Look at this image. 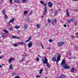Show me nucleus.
Returning <instances> with one entry per match:
<instances>
[{
    "label": "nucleus",
    "mask_w": 78,
    "mask_h": 78,
    "mask_svg": "<svg viewBox=\"0 0 78 78\" xmlns=\"http://www.w3.org/2000/svg\"><path fill=\"white\" fill-rule=\"evenodd\" d=\"M12 74V75L14 76L15 75H16V73H13Z\"/></svg>",
    "instance_id": "8fccbe9b"
},
{
    "label": "nucleus",
    "mask_w": 78,
    "mask_h": 78,
    "mask_svg": "<svg viewBox=\"0 0 78 78\" xmlns=\"http://www.w3.org/2000/svg\"><path fill=\"white\" fill-rule=\"evenodd\" d=\"M29 42L28 44V47L29 48H31L32 47V46L33 45V42L32 41H30Z\"/></svg>",
    "instance_id": "0eeeda50"
},
{
    "label": "nucleus",
    "mask_w": 78,
    "mask_h": 78,
    "mask_svg": "<svg viewBox=\"0 0 78 78\" xmlns=\"http://www.w3.org/2000/svg\"><path fill=\"white\" fill-rule=\"evenodd\" d=\"M1 36L2 37L3 39H4L6 37V36H7V34H6V33H2Z\"/></svg>",
    "instance_id": "7ed1b4c3"
},
{
    "label": "nucleus",
    "mask_w": 78,
    "mask_h": 78,
    "mask_svg": "<svg viewBox=\"0 0 78 78\" xmlns=\"http://www.w3.org/2000/svg\"><path fill=\"white\" fill-rule=\"evenodd\" d=\"M9 69H11V70H12V69H13L12 68V64H11L9 66Z\"/></svg>",
    "instance_id": "6ab92c4d"
},
{
    "label": "nucleus",
    "mask_w": 78,
    "mask_h": 78,
    "mask_svg": "<svg viewBox=\"0 0 78 78\" xmlns=\"http://www.w3.org/2000/svg\"><path fill=\"white\" fill-rule=\"evenodd\" d=\"M17 33H18V34L20 33V30H18L17 31Z\"/></svg>",
    "instance_id": "09e8293b"
},
{
    "label": "nucleus",
    "mask_w": 78,
    "mask_h": 78,
    "mask_svg": "<svg viewBox=\"0 0 78 78\" xmlns=\"http://www.w3.org/2000/svg\"><path fill=\"white\" fill-rule=\"evenodd\" d=\"M0 67H1V68H2V65H0Z\"/></svg>",
    "instance_id": "13d9d810"
},
{
    "label": "nucleus",
    "mask_w": 78,
    "mask_h": 78,
    "mask_svg": "<svg viewBox=\"0 0 78 78\" xmlns=\"http://www.w3.org/2000/svg\"><path fill=\"white\" fill-rule=\"evenodd\" d=\"M15 28H16V29H18V28H19V27L17 26H15Z\"/></svg>",
    "instance_id": "2f4dec72"
},
{
    "label": "nucleus",
    "mask_w": 78,
    "mask_h": 78,
    "mask_svg": "<svg viewBox=\"0 0 78 78\" xmlns=\"http://www.w3.org/2000/svg\"><path fill=\"white\" fill-rule=\"evenodd\" d=\"M48 4L49 7H51V6H53V4L50 2H48Z\"/></svg>",
    "instance_id": "9b49d317"
},
{
    "label": "nucleus",
    "mask_w": 78,
    "mask_h": 78,
    "mask_svg": "<svg viewBox=\"0 0 78 78\" xmlns=\"http://www.w3.org/2000/svg\"><path fill=\"white\" fill-rule=\"evenodd\" d=\"M63 26L65 27V28H66V27H67V25H66V24H64Z\"/></svg>",
    "instance_id": "58836bf2"
},
{
    "label": "nucleus",
    "mask_w": 78,
    "mask_h": 78,
    "mask_svg": "<svg viewBox=\"0 0 78 78\" xmlns=\"http://www.w3.org/2000/svg\"><path fill=\"white\" fill-rule=\"evenodd\" d=\"M27 22H30V19L29 18H27L26 19Z\"/></svg>",
    "instance_id": "cd10ccee"
},
{
    "label": "nucleus",
    "mask_w": 78,
    "mask_h": 78,
    "mask_svg": "<svg viewBox=\"0 0 78 78\" xmlns=\"http://www.w3.org/2000/svg\"><path fill=\"white\" fill-rule=\"evenodd\" d=\"M14 2L15 3H19L20 2V0H14Z\"/></svg>",
    "instance_id": "a211bd4d"
},
{
    "label": "nucleus",
    "mask_w": 78,
    "mask_h": 78,
    "mask_svg": "<svg viewBox=\"0 0 78 78\" xmlns=\"http://www.w3.org/2000/svg\"><path fill=\"white\" fill-rule=\"evenodd\" d=\"M29 41H30V40H29L28 39L26 40V41H25V42H29Z\"/></svg>",
    "instance_id": "49530a36"
},
{
    "label": "nucleus",
    "mask_w": 78,
    "mask_h": 78,
    "mask_svg": "<svg viewBox=\"0 0 78 78\" xmlns=\"http://www.w3.org/2000/svg\"><path fill=\"white\" fill-rule=\"evenodd\" d=\"M39 57H40V58H41V56H40V55H39Z\"/></svg>",
    "instance_id": "680f3d73"
},
{
    "label": "nucleus",
    "mask_w": 78,
    "mask_h": 78,
    "mask_svg": "<svg viewBox=\"0 0 78 78\" xmlns=\"http://www.w3.org/2000/svg\"><path fill=\"white\" fill-rule=\"evenodd\" d=\"M76 34H77V35H78V33H76Z\"/></svg>",
    "instance_id": "e2e57ef3"
},
{
    "label": "nucleus",
    "mask_w": 78,
    "mask_h": 78,
    "mask_svg": "<svg viewBox=\"0 0 78 78\" xmlns=\"http://www.w3.org/2000/svg\"><path fill=\"white\" fill-rule=\"evenodd\" d=\"M9 3L10 4H12V0H9Z\"/></svg>",
    "instance_id": "72a5a7b5"
},
{
    "label": "nucleus",
    "mask_w": 78,
    "mask_h": 78,
    "mask_svg": "<svg viewBox=\"0 0 78 78\" xmlns=\"http://www.w3.org/2000/svg\"><path fill=\"white\" fill-rule=\"evenodd\" d=\"M23 61L22 60H20L19 61V62H23Z\"/></svg>",
    "instance_id": "de8ad7c7"
},
{
    "label": "nucleus",
    "mask_w": 78,
    "mask_h": 78,
    "mask_svg": "<svg viewBox=\"0 0 78 78\" xmlns=\"http://www.w3.org/2000/svg\"><path fill=\"white\" fill-rule=\"evenodd\" d=\"M36 61H37V62H39V58H37Z\"/></svg>",
    "instance_id": "c9c22d12"
},
{
    "label": "nucleus",
    "mask_w": 78,
    "mask_h": 78,
    "mask_svg": "<svg viewBox=\"0 0 78 78\" xmlns=\"http://www.w3.org/2000/svg\"><path fill=\"white\" fill-rule=\"evenodd\" d=\"M65 44V42H58V47H61V46H62V45H63V44Z\"/></svg>",
    "instance_id": "39448f33"
},
{
    "label": "nucleus",
    "mask_w": 78,
    "mask_h": 78,
    "mask_svg": "<svg viewBox=\"0 0 78 78\" xmlns=\"http://www.w3.org/2000/svg\"><path fill=\"white\" fill-rule=\"evenodd\" d=\"M26 64H28V62L27 61L26 62Z\"/></svg>",
    "instance_id": "bf43d9fd"
},
{
    "label": "nucleus",
    "mask_w": 78,
    "mask_h": 78,
    "mask_svg": "<svg viewBox=\"0 0 78 78\" xmlns=\"http://www.w3.org/2000/svg\"><path fill=\"white\" fill-rule=\"evenodd\" d=\"M58 11H56L55 12V15H57V14H58Z\"/></svg>",
    "instance_id": "7c9ffc66"
},
{
    "label": "nucleus",
    "mask_w": 78,
    "mask_h": 78,
    "mask_svg": "<svg viewBox=\"0 0 78 78\" xmlns=\"http://www.w3.org/2000/svg\"><path fill=\"white\" fill-rule=\"evenodd\" d=\"M31 37H30L29 38V39L28 40H29V41H30V40H31Z\"/></svg>",
    "instance_id": "a18cd8bd"
},
{
    "label": "nucleus",
    "mask_w": 78,
    "mask_h": 78,
    "mask_svg": "<svg viewBox=\"0 0 78 78\" xmlns=\"http://www.w3.org/2000/svg\"><path fill=\"white\" fill-rule=\"evenodd\" d=\"M49 41L50 42V43H51L52 42H53V41L52 40V39H51L49 40Z\"/></svg>",
    "instance_id": "f704fd0d"
},
{
    "label": "nucleus",
    "mask_w": 78,
    "mask_h": 78,
    "mask_svg": "<svg viewBox=\"0 0 78 78\" xmlns=\"http://www.w3.org/2000/svg\"><path fill=\"white\" fill-rule=\"evenodd\" d=\"M5 16L4 17L5 19H8V16H7V15H6L5 14Z\"/></svg>",
    "instance_id": "412c9836"
},
{
    "label": "nucleus",
    "mask_w": 78,
    "mask_h": 78,
    "mask_svg": "<svg viewBox=\"0 0 78 78\" xmlns=\"http://www.w3.org/2000/svg\"><path fill=\"white\" fill-rule=\"evenodd\" d=\"M74 70H75V69L74 68V67H73L72 69L71 70V72H73Z\"/></svg>",
    "instance_id": "a878e982"
},
{
    "label": "nucleus",
    "mask_w": 78,
    "mask_h": 78,
    "mask_svg": "<svg viewBox=\"0 0 78 78\" xmlns=\"http://www.w3.org/2000/svg\"><path fill=\"white\" fill-rule=\"evenodd\" d=\"M9 30H11V31H12V28H10Z\"/></svg>",
    "instance_id": "5fc2aeb1"
},
{
    "label": "nucleus",
    "mask_w": 78,
    "mask_h": 78,
    "mask_svg": "<svg viewBox=\"0 0 78 78\" xmlns=\"http://www.w3.org/2000/svg\"><path fill=\"white\" fill-rule=\"evenodd\" d=\"M15 60V59L14 58H12V57L10 58V59L8 60V61L9 63L11 62V61H14Z\"/></svg>",
    "instance_id": "9d476101"
},
{
    "label": "nucleus",
    "mask_w": 78,
    "mask_h": 78,
    "mask_svg": "<svg viewBox=\"0 0 78 78\" xmlns=\"http://www.w3.org/2000/svg\"><path fill=\"white\" fill-rule=\"evenodd\" d=\"M60 76L61 78H65L66 77V76L65 75L62 74L60 75Z\"/></svg>",
    "instance_id": "2eb2a0df"
},
{
    "label": "nucleus",
    "mask_w": 78,
    "mask_h": 78,
    "mask_svg": "<svg viewBox=\"0 0 78 78\" xmlns=\"http://www.w3.org/2000/svg\"><path fill=\"white\" fill-rule=\"evenodd\" d=\"M3 31H4V32H5V33H8V34L9 33V32H8V31L7 30H6V29H3Z\"/></svg>",
    "instance_id": "dca6fc26"
},
{
    "label": "nucleus",
    "mask_w": 78,
    "mask_h": 78,
    "mask_svg": "<svg viewBox=\"0 0 78 78\" xmlns=\"http://www.w3.org/2000/svg\"><path fill=\"white\" fill-rule=\"evenodd\" d=\"M21 3H26V0H23L21 2Z\"/></svg>",
    "instance_id": "bb28decb"
},
{
    "label": "nucleus",
    "mask_w": 78,
    "mask_h": 78,
    "mask_svg": "<svg viewBox=\"0 0 78 78\" xmlns=\"http://www.w3.org/2000/svg\"><path fill=\"white\" fill-rule=\"evenodd\" d=\"M37 28H40V26H39V24H37Z\"/></svg>",
    "instance_id": "c756f323"
},
{
    "label": "nucleus",
    "mask_w": 78,
    "mask_h": 78,
    "mask_svg": "<svg viewBox=\"0 0 78 78\" xmlns=\"http://www.w3.org/2000/svg\"><path fill=\"white\" fill-rule=\"evenodd\" d=\"M12 38L13 39H20V37H18L16 36H12Z\"/></svg>",
    "instance_id": "f8f14e48"
},
{
    "label": "nucleus",
    "mask_w": 78,
    "mask_h": 78,
    "mask_svg": "<svg viewBox=\"0 0 78 78\" xmlns=\"http://www.w3.org/2000/svg\"><path fill=\"white\" fill-rule=\"evenodd\" d=\"M73 58L71 57L69 58V59H72Z\"/></svg>",
    "instance_id": "052dcab7"
},
{
    "label": "nucleus",
    "mask_w": 78,
    "mask_h": 78,
    "mask_svg": "<svg viewBox=\"0 0 78 78\" xmlns=\"http://www.w3.org/2000/svg\"><path fill=\"white\" fill-rule=\"evenodd\" d=\"M2 57H0V59H2Z\"/></svg>",
    "instance_id": "0e129e2a"
},
{
    "label": "nucleus",
    "mask_w": 78,
    "mask_h": 78,
    "mask_svg": "<svg viewBox=\"0 0 78 78\" xmlns=\"http://www.w3.org/2000/svg\"><path fill=\"white\" fill-rule=\"evenodd\" d=\"M36 77H37V78H40L41 77V76L39 75H37V76Z\"/></svg>",
    "instance_id": "c03bdc74"
},
{
    "label": "nucleus",
    "mask_w": 78,
    "mask_h": 78,
    "mask_svg": "<svg viewBox=\"0 0 78 78\" xmlns=\"http://www.w3.org/2000/svg\"><path fill=\"white\" fill-rule=\"evenodd\" d=\"M44 17V16H41V18H43Z\"/></svg>",
    "instance_id": "69168bd1"
},
{
    "label": "nucleus",
    "mask_w": 78,
    "mask_h": 78,
    "mask_svg": "<svg viewBox=\"0 0 78 78\" xmlns=\"http://www.w3.org/2000/svg\"><path fill=\"white\" fill-rule=\"evenodd\" d=\"M14 20H15V18H12V19L10 20L8 23V24H9V25H10V23H13L14 21Z\"/></svg>",
    "instance_id": "423d86ee"
},
{
    "label": "nucleus",
    "mask_w": 78,
    "mask_h": 78,
    "mask_svg": "<svg viewBox=\"0 0 78 78\" xmlns=\"http://www.w3.org/2000/svg\"><path fill=\"white\" fill-rule=\"evenodd\" d=\"M44 58L42 59V62H44Z\"/></svg>",
    "instance_id": "6e6d98bb"
},
{
    "label": "nucleus",
    "mask_w": 78,
    "mask_h": 78,
    "mask_svg": "<svg viewBox=\"0 0 78 78\" xmlns=\"http://www.w3.org/2000/svg\"><path fill=\"white\" fill-rule=\"evenodd\" d=\"M24 59H25V58L23 57H22L21 59L22 61H25Z\"/></svg>",
    "instance_id": "e433bc0d"
},
{
    "label": "nucleus",
    "mask_w": 78,
    "mask_h": 78,
    "mask_svg": "<svg viewBox=\"0 0 78 78\" xmlns=\"http://www.w3.org/2000/svg\"><path fill=\"white\" fill-rule=\"evenodd\" d=\"M74 11H78V9H74Z\"/></svg>",
    "instance_id": "864d4df0"
},
{
    "label": "nucleus",
    "mask_w": 78,
    "mask_h": 78,
    "mask_svg": "<svg viewBox=\"0 0 78 78\" xmlns=\"http://www.w3.org/2000/svg\"><path fill=\"white\" fill-rule=\"evenodd\" d=\"M73 19L72 18L70 19L67 20L68 22H73Z\"/></svg>",
    "instance_id": "4468645a"
},
{
    "label": "nucleus",
    "mask_w": 78,
    "mask_h": 78,
    "mask_svg": "<svg viewBox=\"0 0 78 78\" xmlns=\"http://www.w3.org/2000/svg\"><path fill=\"white\" fill-rule=\"evenodd\" d=\"M43 5H44V6H47V4H44Z\"/></svg>",
    "instance_id": "3c124183"
},
{
    "label": "nucleus",
    "mask_w": 78,
    "mask_h": 78,
    "mask_svg": "<svg viewBox=\"0 0 78 78\" xmlns=\"http://www.w3.org/2000/svg\"><path fill=\"white\" fill-rule=\"evenodd\" d=\"M45 59L43 62V64H47L48 63V60H47V58H45Z\"/></svg>",
    "instance_id": "1a4fd4ad"
},
{
    "label": "nucleus",
    "mask_w": 78,
    "mask_h": 78,
    "mask_svg": "<svg viewBox=\"0 0 78 78\" xmlns=\"http://www.w3.org/2000/svg\"><path fill=\"white\" fill-rule=\"evenodd\" d=\"M13 46H14V47H18V44H13Z\"/></svg>",
    "instance_id": "c85d7f7f"
},
{
    "label": "nucleus",
    "mask_w": 78,
    "mask_h": 78,
    "mask_svg": "<svg viewBox=\"0 0 78 78\" xmlns=\"http://www.w3.org/2000/svg\"><path fill=\"white\" fill-rule=\"evenodd\" d=\"M65 63H66V61H65V58H64L62 60V62L61 63V65L63 66V68L65 69H70V66L67 64H65Z\"/></svg>",
    "instance_id": "f257e3e1"
},
{
    "label": "nucleus",
    "mask_w": 78,
    "mask_h": 78,
    "mask_svg": "<svg viewBox=\"0 0 78 78\" xmlns=\"http://www.w3.org/2000/svg\"><path fill=\"white\" fill-rule=\"evenodd\" d=\"M33 12V11H30V13L29 14H28L29 16H31V14H32V12Z\"/></svg>",
    "instance_id": "473e14b6"
},
{
    "label": "nucleus",
    "mask_w": 78,
    "mask_h": 78,
    "mask_svg": "<svg viewBox=\"0 0 78 78\" xmlns=\"http://www.w3.org/2000/svg\"><path fill=\"white\" fill-rule=\"evenodd\" d=\"M69 9H67V10H66V13L67 16H69L70 15V13H69Z\"/></svg>",
    "instance_id": "ddd939ff"
},
{
    "label": "nucleus",
    "mask_w": 78,
    "mask_h": 78,
    "mask_svg": "<svg viewBox=\"0 0 78 78\" xmlns=\"http://www.w3.org/2000/svg\"><path fill=\"white\" fill-rule=\"evenodd\" d=\"M42 71H43V69H41L40 70V74H41L42 73Z\"/></svg>",
    "instance_id": "b1692460"
},
{
    "label": "nucleus",
    "mask_w": 78,
    "mask_h": 78,
    "mask_svg": "<svg viewBox=\"0 0 78 78\" xmlns=\"http://www.w3.org/2000/svg\"><path fill=\"white\" fill-rule=\"evenodd\" d=\"M46 64H47L46 66L48 67L49 68L51 66V65H50V64H49L48 63Z\"/></svg>",
    "instance_id": "f3484780"
},
{
    "label": "nucleus",
    "mask_w": 78,
    "mask_h": 78,
    "mask_svg": "<svg viewBox=\"0 0 78 78\" xmlns=\"http://www.w3.org/2000/svg\"><path fill=\"white\" fill-rule=\"evenodd\" d=\"M28 12V11H25L24 12V16H26L27 14H27Z\"/></svg>",
    "instance_id": "aec40b11"
},
{
    "label": "nucleus",
    "mask_w": 78,
    "mask_h": 78,
    "mask_svg": "<svg viewBox=\"0 0 78 78\" xmlns=\"http://www.w3.org/2000/svg\"><path fill=\"white\" fill-rule=\"evenodd\" d=\"M5 12L6 11H5V10L4 9H3L2 11L3 14H5Z\"/></svg>",
    "instance_id": "5701e85b"
},
{
    "label": "nucleus",
    "mask_w": 78,
    "mask_h": 78,
    "mask_svg": "<svg viewBox=\"0 0 78 78\" xmlns=\"http://www.w3.org/2000/svg\"><path fill=\"white\" fill-rule=\"evenodd\" d=\"M40 3H41V4H44V2L42 1H41Z\"/></svg>",
    "instance_id": "79ce46f5"
},
{
    "label": "nucleus",
    "mask_w": 78,
    "mask_h": 78,
    "mask_svg": "<svg viewBox=\"0 0 78 78\" xmlns=\"http://www.w3.org/2000/svg\"><path fill=\"white\" fill-rule=\"evenodd\" d=\"M76 37H77V38H78V36H76Z\"/></svg>",
    "instance_id": "338daca9"
},
{
    "label": "nucleus",
    "mask_w": 78,
    "mask_h": 78,
    "mask_svg": "<svg viewBox=\"0 0 78 78\" xmlns=\"http://www.w3.org/2000/svg\"><path fill=\"white\" fill-rule=\"evenodd\" d=\"M18 44L19 45H23V42H20L18 43Z\"/></svg>",
    "instance_id": "4be33fe9"
},
{
    "label": "nucleus",
    "mask_w": 78,
    "mask_h": 78,
    "mask_svg": "<svg viewBox=\"0 0 78 78\" xmlns=\"http://www.w3.org/2000/svg\"><path fill=\"white\" fill-rule=\"evenodd\" d=\"M52 24L53 26H54V23H56L57 22V20H56V19H52Z\"/></svg>",
    "instance_id": "20e7f679"
},
{
    "label": "nucleus",
    "mask_w": 78,
    "mask_h": 78,
    "mask_svg": "<svg viewBox=\"0 0 78 78\" xmlns=\"http://www.w3.org/2000/svg\"><path fill=\"white\" fill-rule=\"evenodd\" d=\"M41 47L42 48V49H44V46H43V45H42V43H41Z\"/></svg>",
    "instance_id": "37998d69"
},
{
    "label": "nucleus",
    "mask_w": 78,
    "mask_h": 78,
    "mask_svg": "<svg viewBox=\"0 0 78 78\" xmlns=\"http://www.w3.org/2000/svg\"><path fill=\"white\" fill-rule=\"evenodd\" d=\"M76 24H77V23H74V25H76Z\"/></svg>",
    "instance_id": "4d7b16f0"
},
{
    "label": "nucleus",
    "mask_w": 78,
    "mask_h": 78,
    "mask_svg": "<svg viewBox=\"0 0 78 78\" xmlns=\"http://www.w3.org/2000/svg\"><path fill=\"white\" fill-rule=\"evenodd\" d=\"M74 2H78V0H73Z\"/></svg>",
    "instance_id": "603ef678"
},
{
    "label": "nucleus",
    "mask_w": 78,
    "mask_h": 78,
    "mask_svg": "<svg viewBox=\"0 0 78 78\" xmlns=\"http://www.w3.org/2000/svg\"><path fill=\"white\" fill-rule=\"evenodd\" d=\"M48 23H50V22H51V21L49 19H48Z\"/></svg>",
    "instance_id": "a19ab883"
},
{
    "label": "nucleus",
    "mask_w": 78,
    "mask_h": 78,
    "mask_svg": "<svg viewBox=\"0 0 78 78\" xmlns=\"http://www.w3.org/2000/svg\"><path fill=\"white\" fill-rule=\"evenodd\" d=\"M69 51H70V52H71V51H70V50H69Z\"/></svg>",
    "instance_id": "774afa93"
},
{
    "label": "nucleus",
    "mask_w": 78,
    "mask_h": 78,
    "mask_svg": "<svg viewBox=\"0 0 78 78\" xmlns=\"http://www.w3.org/2000/svg\"><path fill=\"white\" fill-rule=\"evenodd\" d=\"M47 7H44V12L43 15L44 16H46V14H47Z\"/></svg>",
    "instance_id": "6e6552de"
},
{
    "label": "nucleus",
    "mask_w": 78,
    "mask_h": 78,
    "mask_svg": "<svg viewBox=\"0 0 78 78\" xmlns=\"http://www.w3.org/2000/svg\"><path fill=\"white\" fill-rule=\"evenodd\" d=\"M15 78H20L19 76H16Z\"/></svg>",
    "instance_id": "4c0bfd02"
},
{
    "label": "nucleus",
    "mask_w": 78,
    "mask_h": 78,
    "mask_svg": "<svg viewBox=\"0 0 78 78\" xmlns=\"http://www.w3.org/2000/svg\"><path fill=\"white\" fill-rule=\"evenodd\" d=\"M27 25L25 24V26L23 27V28H25V29H27Z\"/></svg>",
    "instance_id": "393cba45"
},
{
    "label": "nucleus",
    "mask_w": 78,
    "mask_h": 78,
    "mask_svg": "<svg viewBox=\"0 0 78 78\" xmlns=\"http://www.w3.org/2000/svg\"><path fill=\"white\" fill-rule=\"evenodd\" d=\"M58 55V56L57 58V59H56V58L55 57H53L52 60L53 61H56L57 62H59V61H60L61 60V55L59 54V53H56V54L55 55V56H56V55Z\"/></svg>",
    "instance_id": "f03ea898"
},
{
    "label": "nucleus",
    "mask_w": 78,
    "mask_h": 78,
    "mask_svg": "<svg viewBox=\"0 0 78 78\" xmlns=\"http://www.w3.org/2000/svg\"><path fill=\"white\" fill-rule=\"evenodd\" d=\"M71 37L72 39H73V38H74V36L73 35H71Z\"/></svg>",
    "instance_id": "ea45409f"
}]
</instances>
